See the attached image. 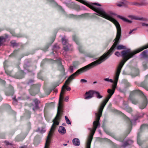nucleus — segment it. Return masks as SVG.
I'll return each mask as SVG.
<instances>
[{"label":"nucleus","instance_id":"14","mask_svg":"<svg viewBox=\"0 0 148 148\" xmlns=\"http://www.w3.org/2000/svg\"><path fill=\"white\" fill-rule=\"evenodd\" d=\"M58 132L61 135H64L66 132L65 128L62 126H60L59 127Z\"/></svg>","mask_w":148,"mask_h":148},{"label":"nucleus","instance_id":"21","mask_svg":"<svg viewBox=\"0 0 148 148\" xmlns=\"http://www.w3.org/2000/svg\"><path fill=\"white\" fill-rule=\"evenodd\" d=\"M106 133L108 135H110V136H111L114 139H115L117 140H119V141L121 140L120 139H118L115 136V135H114V134H113L111 133H110L109 132H108V131H106Z\"/></svg>","mask_w":148,"mask_h":148},{"label":"nucleus","instance_id":"17","mask_svg":"<svg viewBox=\"0 0 148 148\" xmlns=\"http://www.w3.org/2000/svg\"><path fill=\"white\" fill-rule=\"evenodd\" d=\"M72 141L73 144L75 146H79L80 145L79 140L78 138L73 139Z\"/></svg>","mask_w":148,"mask_h":148},{"label":"nucleus","instance_id":"12","mask_svg":"<svg viewBox=\"0 0 148 148\" xmlns=\"http://www.w3.org/2000/svg\"><path fill=\"white\" fill-rule=\"evenodd\" d=\"M148 80V77L147 75L146 76L144 81L143 82H142L140 84L141 86L145 89L147 90H148L147 87Z\"/></svg>","mask_w":148,"mask_h":148},{"label":"nucleus","instance_id":"13","mask_svg":"<svg viewBox=\"0 0 148 148\" xmlns=\"http://www.w3.org/2000/svg\"><path fill=\"white\" fill-rule=\"evenodd\" d=\"M130 17L132 19H135L136 20L141 21H147V19L145 18L141 17H140L135 16H130Z\"/></svg>","mask_w":148,"mask_h":148},{"label":"nucleus","instance_id":"42","mask_svg":"<svg viewBox=\"0 0 148 148\" xmlns=\"http://www.w3.org/2000/svg\"><path fill=\"white\" fill-rule=\"evenodd\" d=\"M69 69L70 70L71 72H73V66H71L70 67Z\"/></svg>","mask_w":148,"mask_h":148},{"label":"nucleus","instance_id":"15","mask_svg":"<svg viewBox=\"0 0 148 148\" xmlns=\"http://www.w3.org/2000/svg\"><path fill=\"white\" fill-rule=\"evenodd\" d=\"M34 102L35 104V106L34 107L33 109L35 111V110L38 109L39 108L38 104L40 103V101L37 99H34Z\"/></svg>","mask_w":148,"mask_h":148},{"label":"nucleus","instance_id":"26","mask_svg":"<svg viewBox=\"0 0 148 148\" xmlns=\"http://www.w3.org/2000/svg\"><path fill=\"white\" fill-rule=\"evenodd\" d=\"M10 88L11 89V91L9 93H7V92H6V95H13L14 92V90H13V87L11 86H10Z\"/></svg>","mask_w":148,"mask_h":148},{"label":"nucleus","instance_id":"47","mask_svg":"<svg viewBox=\"0 0 148 148\" xmlns=\"http://www.w3.org/2000/svg\"><path fill=\"white\" fill-rule=\"evenodd\" d=\"M60 66L61 67L62 71H64V70L63 66L62 65H61Z\"/></svg>","mask_w":148,"mask_h":148},{"label":"nucleus","instance_id":"28","mask_svg":"<svg viewBox=\"0 0 148 148\" xmlns=\"http://www.w3.org/2000/svg\"><path fill=\"white\" fill-rule=\"evenodd\" d=\"M147 4V1L145 0H142L140 3V6L145 5Z\"/></svg>","mask_w":148,"mask_h":148},{"label":"nucleus","instance_id":"33","mask_svg":"<svg viewBox=\"0 0 148 148\" xmlns=\"http://www.w3.org/2000/svg\"><path fill=\"white\" fill-rule=\"evenodd\" d=\"M5 38L3 37H0V46L3 43V40Z\"/></svg>","mask_w":148,"mask_h":148},{"label":"nucleus","instance_id":"40","mask_svg":"<svg viewBox=\"0 0 148 148\" xmlns=\"http://www.w3.org/2000/svg\"><path fill=\"white\" fill-rule=\"evenodd\" d=\"M82 17H86L88 16V14H85L82 15Z\"/></svg>","mask_w":148,"mask_h":148},{"label":"nucleus","instance_id":"31","mask_svg":"<svg viewBox=\"0 0 148 148\" xmlns=\"http://www.w3.org/2000/svg\"><path fill=\"white\" fill-rule=\"evenodd\" d=\"M132 5H136L137 6H140V3H138L136 2H133L132 3Z\"/></svg>","mask_w":148,"mask_h":148},{"label":"nucleus","instance_id":"7","mask_svg":"<svg viewBox=\"0 0 148 148\" xmlns=\"http://www.w3.org/2000/svg\"><path fill=\"white\" fill-rule=\"evenodd\" d=\"M59 120H58L56 119H54L53 120V123L51 128L49 132L48 136H47L44 148H47V145H48L49 143V138L52 136L53 132V131L55 128V126L58 125H59Z\"/></svg>","mask_w":148,"mask_h":148},{"label":"nucleus","instance_id":"46","mask_svg":"<svg viewBox=\"0 0 148 148\" xmlns=\"http://www.w3.org/2000/svg\"><path fill=\"white\" fill-rule=\"evenodd\" d=\"M5 143L7 145H11V144H10L9 143V142H8V141H5Z\"/></svg>","mask_w":148,"mask_h":148},{"label":"nucleus","instance_id":"35","mask_svg":"<svg viewBox=\"0 0 148 148\" xmlns=\"http://www.w3.org/2000/svg\"><path fill=\"white\" fill-rule=\"evenodd\" d=\"M87 56L90 58H92L94 56V55L91 53H88L87 54Z\"/></svg>","mask_w":148,"mask_h":148},{"label":"nucleus","instance_id":"9","mask_svg":"<svg viewBox=\"0 0 148 148\" xmlns=\"http://www.w3.org/2000/svg\"><path fill=\"white\" fill-rule=\"evenodd\" d=\"M147 125L145 124L142 125L140 127V129L138 130V136H137V141L138 144L140 145L142 144V142L140 140V134L147 127Z\"/></svg>","mask_w":148,"mask_h":148},{"label":"nucleus","instance_id":"60","mask_svg":"<svg viewBox=\"0 0 148 148\" xmlns=\"http://www.w3.org/2000/svg\"><path fill=\"white\" fill-rule=\"evenodd\" d=\"M30 112H29V116H30Z\"/></svg>","mask_w":148,"mask_h":148},{"label":"nucleus","instance_id":"20","mask_svg":"<svg viewBox=\"0 0 148 148\" xmlns=\"http://www.w3.org/2000/svg\"><path fill=\"white\" fill-rule=\"evenodd\" d=\"M93 93L95 95V96L98 99H101L103 97V96L101 95L98 91H93Z\"/></svg>","mask_w":148,"mask_h":148},{"label":"nucleus","instance_id":"2","mask_svg":"<svg viewBox=\"0 0 148 148\" xmlns=\"http://www.w3.org/2000/svg\"><path fill=\"white\" fill-rule=\"evenodd\" d=\"M93 64H90L87 65L78 70L76 72L72 74L67 79L65 82L64 85L62 87L60 95L59 100L58 103V108L57 114L54 119L60 120L62 114V106L61 104V101L63 99L62 94H63L64 90V88H65L67 91H70L71 89L67 85L68 84L69 82L72 80L74 79L78 74L85 72L93 68Z\"/></svg>","mask_w":148,"mask_h":148},{"label":"nucleus","instance_id":"22","mask_svg":"<svg viewBox=\"0 0 148 148\" xmlns=\"http://www.w3.org/2000/svg\"><path fill=\"white\" fill-rule=\"evenodd\" d=\"M124 109L129 113L132 111V109L131 108L129 107L128 106H127V105H126V106H125Z\"/></svg>","mask_w":148,"mask_h":148},{"label":"nucleus","instance_id":"44","mask_svg":"<svg viewBox=\"0 0 148 148\" xmlns=\"http://www.w3.org/2000/svg\"><path fill=\"white\" fill-rule=\"evenodd\" d=\"M0 82L3 84H5V82L4 81L1 79H0Z\"/></svg>","mask_w":148,"mask_h":148},{"label":"nucleus","instance_id":"23","mask_svg":"<svg viewBox=\"0 0 148 148\" xmlns=\"http://www.w3.org/2000/svg\"><path fill=\"white\" fill-rule=\"evenodd\" d=\"M62 42L63 45H65L68 44V40L65 38H62Z\"/></svg>","mask_w":148,"mask_h":148},{"label":"nucleus","instance_id":"6","mask_svg":"<svg viewBox=\"0 0 148 148\" xmlns=\"http://www.w3.org/2000/svg\"><path fill=\"white\" fill-rule=\"evenodd\" d=\"M148 48V44H147L146 45H144V46H142L141 47H140V48H138V49H136L135 51H134L131 52L130 49H127L126 50H124V51H122L121 53L118 51H116L115 53V55L118 57H119V56H121L122 57V58H123V60H122L121 61V62H120V63H121L123 60H124V58L122 56V52L123 51H127V50H129V52H128L127 53V55H129V54H130V55L131 56V54H132L133 56H132V57L131 58H132L133 56L135 54H136L138 53H139V52L142 51L144 49H145Z\"/></svg>","mask_w":148,"mask_h":148},{"label":"nucleus","instance_id":"41","mask_svg":"<svg viewBox=\"0 0 148 148\" xmlns=\"http://www.w3.org/2000/svg\"><path fill=\"white\" fill-rule=\"evenodd\" d=\"M80 82L83 83H86L87 82V81L84 79H82L80 80Z\"/></svg>","mask_w":148,"mask_h":148},{"label":"nucleus","instance_id":"53","mask_svg":"<svg viewBox=\"0 0 148 148\" xmlns=\"http://www.w3.org/2000/svg\"><path fill=\"white\" fill-rule=\"evenodd\" d=\"M45 132V131H43L41 130V131H40V132H41V133H43Z\"/></svg>","mask_w":148,"mask_h":148},{"label":"nucleus","instance_id":"24","mask_svg":"<svg viewBox=\"0 0 148 148\" xmlns=\"http://www.w3.org/2000/svg\"><path fill=\"white\" fill-rule=\"evenodd\" d=\"M108 82L111 83H113L114 81L113 80L111 79H110L109 78H104L103 80V82Z\"/></svg>","mask_w":148,"mask_h":148},{"label":"nucleus","instance_id":"50","mask_svg":"<svg viewBox=\"0 0 148 148\" xmlns=\"http://www.w3.org/2000/svg\"><path fill=\"white\" fill-rule=\"evenodd\" d=\"M20 148H27L26 146H24L21 147Z\"/></svg>","mask_w":148,"mask_h":148},{"label":"nucleus","instance_id":"19","mask_svg":"<svg viewBox=\"0 0 148 148\" xmlns=\"http://www.w3.org/2000/svg\"><path fill=\"white\" fill-rule=\"evenodd\" d=\"M59 46L57 44H55L53 46V52H52V54L54 55V52H56L59 49Z\"/></svg>","mask_w":148,"mask_h":148},{"label":"nucleus","instance_id":"58","mask_svg":"<svg viewBox=\"0 0 148 148\" xmlns=\"http://www.w3.org/2000/svg\"><path fill=\"white\" fill-rule=\"evenodd\" d=\"M99 133L101 134V131L100 130H99Z\"/></svg>","mask_w":148,"mask_h":148},{"label":"nucleus","instance_id":"16","mask_svg":"<svg viewBox=\"0 0 148 148\" xmlns=\"http://www.w3.org/2000/svg\"><path fill=\"white\" fill-rule=\"evenodd\" d=\"M141 58L144 59H146L148 57V51L146 50L143 52L140 55Z\"/></svg>","mask_w":148,"mask_h":148},{"label":"nucleus","instance_id":"36","mask_svg":"<svg viewBox=\"0 0 148 148\" xmlns=\"http://www.w3.org/2000/svg\"><path fill=\"white\" fill-rule=\"evenodd\" d=\"M137 30V28L134 29L132 30H130V31L129 33V35H130L132 33V32L134 31Z\"/></svg>","mask_w":148,"mask_h":148},{"label":"nucleus","instance_id":"57","mask_svg":"<svg viewBox=\"0 0 148 148\" xmlns=\"http://www.w3.org/2000/svg\"><path fill=\"white\" fill-rule=\"evenodd\" d=\"M63 145L64 146H66L67 145V144H63Z\"/></svg>","mask_w":148,"mask_h":148},{"label":"nucleus","instance_id":"37","mask_svg":"<svg viewBox=\"0 0 148 148\" xmlns=\"http://www.w3.org/2000/svg\"><path fill=\"white\" fill-rule=\"evenodd\" d=\"M126 105H127V106H128L127 102L125 101H124L123 103V109H124V107L125 106H126Z\"/></svg>","mask_w":148,"mask_h":148},{"label":"nucleus","instance_id":"34","mask_svg":"<svg viewBox=\"0 0 148 148\" xmlns=\"http://www.w3.org/2000/svg\"><path fill=\"white\" fill-rule=\"evenodd\" d=\"M124 3L123 2H119L117 4V6L119 7H121L123 6V5Z\"/></svg>","mask_w":148,"mask_h":148},{"label":"nucleus","instance_id":"61","mask_svg":"<svg viewBox=\"0 0 148 148\" xmlns=\"http://www.w3.org/2000/svg\"><path fill=\"white\" fill-rule=\"evenodd\" d=\"M121 92H123V90H121Z\"/></svg>","mask_w":148,"mask_h":148},{"label":"nucleus","instance_id":"25","mask_svg":"<svg viewBox=\"0 0 148 148\" xmlns=\"http://www.w3.org/2000/svg\"><path fill=\"white\" fill-rule=\"evenodd\" d=\"M66 46H64L63 48L65 51H68L69 50V48L71 47V45L68 44L66 45H65Z\"/></svg>","mask_w":148,"mask_h":148},{"label":"nucleus","instance_id":"29","mask_svg":"<svg viewBox=\"0 0 148 148\" xmlns=\"http://www.w3.org/2000/svg\"><path fill=\"white\" fill-rule=\"evenodd\" d=\"M65 119L66 122V123L68 124H71V122L69 119H68V118L67 117L65 116Z\"/></svg>","mask_w":148,"mask_h":148},{"label":"nucleus","instance_id":"27","mask_svg":"<svg viewBox=\"0 0 148 148\" xmlns=\"http://www.w3.org/2000/svg\"><path fill=\"white\" fill-rule=\"evenodd\" d=\"M114 84L112 85V90L113 91L112 94H113L115 90V89L116 87V86L117 84L114 83Z\"/></svg>","mask_w":148,"mask_h":148},{"label":"nucleus","instance_id":"11","mask_svg":"<svg viewBox=\"0 0 148 148\" xmlns=\"http://www.w3.org/2000/svg\"><path fill=\"white\" fill-rule=\"evenodd\" d=\"M94 95L93 90H90L86 92L84 96L85 99H89L93 97Z\"/></svg>","mask_w":148,"mask_h":148},{"label":"nucleus","instance_id":"54","mask_svg":"<svg viewBox=\"0 0 148 148\" xmlns=\"http://www.w3.org/2000/svg\"><path fill=\"white\" fill-rule=\"evenodd\" d=\"M97 83V82L96 81H95L93 82V84H95Z\"/></svg>","mask_w":148,"mask_h":148},{"label":"nucleus","instance_id":"39","mask_svg":"<svg viewBox=\"0 0 148 148\" xmlns=\"http://www.w3.org/2000/svg\"><path fill=\"white\" fill-rule=\"evenodd\" d=\"M142 26H143L147 27L148 26V24L145 23H142Z\"/></svg>","mask_w":148,"mask_h":148},{"label":"nucleus","instance_id":"38","mask_svg":"<svg viewBox=\"0 0 148 148\" xmlns=\"http://www.w3.org/2000/svg\"><path fill=\"white\" fill-rule=\"evenodd\" d=\"M127 120L129 122V125L130 126L131 125H132V121L131 120H130V119H129L128 118H127Z\"/></svg>","mask_w":148,"mask_h":148},{"label":"nucleus","instance_id":"32","mask_svg":"<svg viewBox=\"0 0 148 148\" xmlns=\"http://www.w3.org/2000/svg\"><path fill=\"white\" fill-rule=\"evenodd\" d=\"M11 45L13 47H14L16 45V44L14 41H12L11 42Z\"/></svg>","mask_w":148,"mask_h":148},{"label":"nucleus","instance_id":"52","mask_svg":"<svg viewBox=\"0 0 148 148\" xmlns=\"http://www.w3.org/2000/svg\"><path fill=\"white\" fill-rule=\"evenodd\" d=\"M55 40V38H53V39H52V42H51V43H52L54 41V40Z\"/></svg>","mask_w":148,"mask_h":148},{"label":"nucleus","instance_id":"48","mask_svg":"<svg viewBox=\"0 0 148 148\" xmlns=\"http://www.w3.org/2000/svg\"><path fill=\"white\" fill-rule=\"evenodd\" d=\"M143 115H144V114L143 113H141V114L138 117L139 118L142 117H143Z\"/></svg>","mask_w":148,"mask_h":148},{"label":"nucleus","instance_id":"62","mask_svg":"<svg viewBox=\"0 0 148 148\" xmlns=\"http://www.w3.org/2000/svg\"><path fill=\"white\" fill-rule=\"evenodd\" d=\"M0 148H1V147H0Z\"/></svg>","mask_w":148,"mask_h":148},{"label":"nucleus","instance_id":"10","mask_svg":"<svg viewBox=\"0 0 148 148\" xmlns=\"http://www.w3.org/2000/svg\"><path fill=\"white\" fill-rule=\"evenodd\" d=\"M73 39L75 42L78 45V48L80 52L83 53L84 52L83 50L82 49V46L79 45V43L78 41V39L77 36L75 35H74L73 36Z\"/></svg>","mask_w":148,"mask_h":148},{"label":"nucleus","instance_id":"5","mask_svg":"<svg viewBox=\"0 0 148 148\" xmlns=\"http://www.w3.org/2000/svg\"><path fill=\"white\" fill-rule=\"evenodd\" d=\"M136 93L142 94L143 95V103L140 106V108L141 109H143L145 108L147 104V99L146 97L143 94L142 91L139 90H136L132 91L130 94V97L129 99L130 100L132 103L134 104H136L138 103V101L137 100L135 99H132L131 98V97L132 95Z\"/></svg>","mask_w":148,"mask_h":148},{"label":"nucleus","instance_id":"4","mask_svg":"<svg viewBox=\"0 0 148 148\" xmlns=\"http://www.w3.org/2000/svg\"><path fill=\"white\" fill-rule=\"evenodd\" d=\"M129 51H124L122 52V56L124 58V60H123L120 63L117 67L115 75L114 77V82L113 83L117 84L119 76L120 73L121 72V69L125 64L126 62L128 60L132 57V54H129V55H127V54L128 52H129Z\"/></svg>","mask_w":148,"mask_h":148},{"label":"nucleus","instance_id":"55","mask_svg":"<svg viewBox=\"0 0 148 148\" xmlns=\"http://www.w3.org/2000/svg\"><path fill=\"white\" fill-rule=\"evenodd\" d=\"M5 62H6V61H5L4 63V66H5Z\"/></svg>","mask_w":148,"mask_h":148},{"label":"nucleus","instance_id":"30","mask_svg":"<svg viewBox=\"0 0 148 148\" xmlns=\"http://www.w3.org/2000/svg\"><path fill=\"white\" fill-rule=\"evenodd\" d=\"M147 62H144L143 63V66L145 70L147 69Z\"/></svg>","mask_w":148,"mask_h":148},{"label":"nucleus","instance_id":"1","mask_svg":"<svg viewBox=\"0 0 148 148\" xmlns=\"http://www.w3.org/2000/svg\"><path fill=\"white\" fill-rule=\"evenodd\" d=\"M94 5L99 6H101V4L96 3H94L92 4H89L87 3L86 5L97 12V13L95 14H96L112 22L116 27L117 34L116 38L115 39V41L107 53H104L99 59L90 63L91 64H93V67L100 64L108 58L116 49L118 50L126 49L125 46L121 45H119L117 47V45L119 43V40L121 36V29L119 23L117 21L114 19L113 15H116L117 17L126 23H131L132 22V21L120 15H116L113 12H110L109 14H107L105 12L102 8L100 7H97ZM93 16L95 17H97L95 15V14L93 15Z\"/></svg>","mask_w":148,"mask_h":148},{"label":"nucleus","instance_id":"3","mask_svg":"<svg viewBox=\"0 0 148 148\" xmlns=\"http://www.w3.org/2000/svg\"><path fill=\"white\" fill-rule=\"evenodd\" d=\"M102 113L98 111V113H95V121L93 123V129L88 128V129L90 131V135L88 137L87 143L86 145V148H90V144L92 141L93 135H94L96 129L97 127H100V124L99 120L102 115Z\"/></svg>","mask_w":148,"mask_h":148},{"label":"nucleus","instance_id":"49","mask_svg":"<svg viewBox=\"0 0 148 148\" xmlns=\"http://www.w3.org/2000/svg\"><path fill=\"white\" fill-rule=\"evenodd\" d=\"M49 1L53 3L54 2V1L53 0H48Z\"/></svg>","mask_w":148,"mask_h":148},{"label":"nucleus","instance_id":"56","mask_svg":"<svg viewBox=\"0 0 148 148\" xmlns=\"http://www.w3.org/2000/svg\"><path fill=\"white\" fill-rule=\"evenodd\" d=\"M66 125L64 123H63L62 124V125L65 126Z\"/></svg>","mask_w":148,"mask_h":148},{"label":"nucleus","instance_id":"59","mask_svg":"<svg viewBox=\"0 0 148 148\" xmlns=\"http://www.w3.org/2000/svg\"><path fill=\"white\" fill-rule=\"evenodd\" d=\"M71 15V16L72 17V16H74V15Z\"/></svg>","mask_w":148,"mask_h":148},{"label":"nucleus","instance_id":"8","mask_svg":"<svg viewBox=\"0 0 148 148\" xmlns=\"http://www.w3.org/2000/svg\"><path fill=\"white\" fill-rule=\"evenodd\" d=\"M113 91L110 89H108L107 92L108 93L106 99L101 103L100 107L98 111L102 113L103 109L107 102L109 101V99L111 97L112 95L113 94H112Z\"/></svg>","mask_w":148,"mask_h":148},{"label":"nucleus","instance_id":"51","mask_svg":"<svg viewBox=\"0 0 148 148\" xmlns=\"http://www.w3.org/2000/svg\"><path fill=\"white\" fill-rule=\"evenodd\" d=\"M73 5V3H71V4H68V5H67V6H68L69 7H70V8H71V7H70V6H69V5Z\"/></svg>","mask_w":148,"mask_h":148},{"label":"nucleus","instance_id":"18","mask_svg":"<svg viewBox=\"0 0 148 148\" xmlns=\"http://www.w3.org/2000/svg\"><path fill=\"white\" fill-rule=\"evenodd\" d=\"M133 141L130 140H128L126 141L124 144L123 146L125 147L128 145H130L133 143Z\"/></svg>","mask_w":148,"mask_h":148},{"label":"nucleus","instance_id":"43","mask_svg":"<svg viewBox=\"0 0 148 148\" xmlns=\"http://www.w3.org/2000/svg\"><path fill=\"white\" fill-rule=\"evenodd\" d=\"M51 44L49 45H48L46 47H45V50H44V51H45L47 50V49H48V48L49 47V46H50L51 45Z\"/></svg>","mask_w":148,"mask_h":148},{"label":"nucleus","instance_id":"45","mask_svg":"<svg viewBox=\"0 0 148 148\" xmlns=\"http://www.w3.org/2000/svg\"><path fill=\"white\" fill-rule=\"evenodd\" d=\"M69 98L68 96L66 97L64 99V100L66 101H68Z\"/></svg>","mask_w":148,"mask_h":148}]
</instances>
